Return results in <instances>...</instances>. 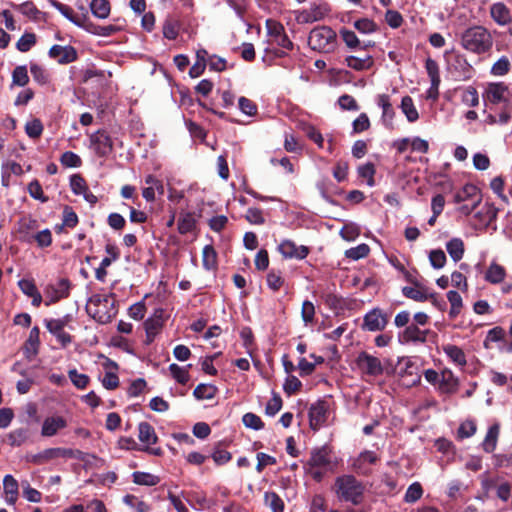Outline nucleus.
I'll return each mask as SVG.
<instances>
[{"mask_svg": "<svg viewBox=\"0 0 512 512\" xmlns=\"http://www.w3.org/2000/svg\"><path fill=\"white\" fill-rule=\"evenodd\" d=\"M377 104L382 109V121L385 126L392 127V121L395 116V111L390 102V97L387 94H380L377 97Z\"/></svg>", "mask_w": 512, "mask_h": 512, "instance_id": "nucleus-24", "label": "nucleus"}, {"mask_svg": "<svg viewBox=\"0 0 512 512\" xmlns=\"http://www.w3.org/2000/svg\"><path fill=\"white\" fill-rule=\"evenodd\" d=\"M67 427V420L58 415L50 416L44 419L41 427V435L43 437H53L59 431Z\"/></svg>", "mask_w": 512, "mask_h": 512, "instance_id": "nucleus-18", "label": "nucleus"}, {"mask_svg": "<svg viewBox=\"0 0 512 512\" xmlns=\"http://www.w3.org/2000/svg\"><path fill=\"white\" fill-rule=\"evenodd\" d=\"M340 235L346 241H353L360 235V228L354 223L345 224L340 230Z\"/></svg>", "mask_w": 512, "mask_h": 512, "instance_id": "nucleus-57", "label": "nucleus"}, {"mask_svg": "<svg viewBox=\"0 0 512 512\" xmlns=\"http://www.w3.org/2000/svg\"><path fill=\"white\" fill-rule=\"evenodd\" d=\"M356 365L362 374L372 377L380 376L384 371L381 360L367 352L359 353Z\"/></svg>", "mask_w": 512, "mask_h": 512, "instance_id": "nucleus-8", "label": "nucleus"}, {"mask_svg": "<svg viewBox=\"0 0 512 512\" xmlns=\"http://www.w3.org/2000/svg\"><path fill=\"white\" fill-rule=\"evenodd\" d=\"M481 202L482 197L479 189L473 184H466L462 189L454 195V202L461 204L462 202L472 201Z\"/></svg>", "mask_w": 512, "mask_h": 512, "instance_id": "nucleus-23", "label": "nucleus"}, {"mask_svg": "<svg viewBox=\"0 0 512 512\" xmlns=\"http://www.w3.org/2000/svg\"><path fill=\"white\" fill-rule=\"evenodd\" d=\"M423 495V489L420 483L414 482L412 483L404 496V501L407 503H414L418 501Z\"/></svg>", "mask_w": 512, "mask_h": 512, "instance_id": "nucleus-47", "label": "nucleus"}, {"mask_svg": "<svg viewBox=\"0 0 512 512\" xmlns=\"http://www.w3.org/2000/svg\"><path fill=\"white\" fill-rule=\"evenodd\" d=\"M430 334L428 329H420L416 324L408 325L405 330L399 335L401 343H424L427 336Z\"/></svg>", "mask_w": 512, "mask_h": 512, "instance_id": "nucleus-15", "label": "nucleus"}, {"mask_svg": "<svg viewBox=\"0 0 512 512\" xmlns=\"http://www.w3.org/2000/svg\"><path fill=\"white\" fill-rule=\"evenodd\" d=\"M25 131L30 138H39L43 132V124L39 119H33L26 123Z\"/></svg>", "mask_w": 512, "mask_h": 512, "instance_id": "nucleus-55", "label": "nucleus"}, {"mask_svg": "<svg viewBox=\"0 0 512 512\" xmlns=\"http://www.w3.org/2000/svg\"><path fill=\"white\" fill-rule=\"evenodd\" d=\"M452 76L458 81H465L473 76V68L462 55H455L449 63Z\"/></svg>", "mask_w": 512, "mask_h": 512, "instance_id": "nucleus-12", "label": "nucleus"}, {"mask_svg": "<svg viewBox=\"0 0 512 512\" xmlns=\"http://www.w3.org/2000/svg\"><path fill=\"white\" fill-rule=\"evenodd\" d=\"M402 293L405 297L415 301L423 302L428 300V294L417 287L405 286L402 289Z\"/></svg>", "mask_w": 512, "mask_h": 512, "instance_id": "nucleus-46", "label": "nucleus"}, {"mask_svg": "<svg viewBox=\"0 0 512 512\" xmlns=\"http://www.w3.org/2000/svg\"><path fill=\"white\" fill-rule=\"evenodd\" d=\"M47 330L54 335L63 347L71 343L70 334L64 331L66 321L63 319H46L44 321Z\"/></svg>", "mask_w": 512, "mask_h": 512, "instance_id": "nucleus-14", "label": "nucleus"}, {"mask_svg": "<svg viewBox=\"0 0 512 512\" xmlns=\"http://www.w3.org/2000/svg\"><path fill=\"white\" fill-rule=\"evenodd\" d=\"M38 228V221L31 217H23L18 223V232L21 236V240L24 242H31V236Z\"/></svg>", "mask_w": 512, "mask_h": 512, "instance_id": "nucleus-25", "label": "nucleus"}, {"mask_svg": "<svg viewBox=\"0 0 512 512\" xmlns=\"http://www.w3.org/2000/svg\"><path fill=\"white\" fill-rule=\"evenodd\" d=\"M429 260L433 268L441 269L446 264V255L441 249L432 250L429 253Z\"/></svg>", "mask_w": 512, "mask_h": 512, "instance_id": "nucleus-60", "label": "nucleus"}, {"mask_svg": "<svg viewBox=\"0 0 512 512\" xmlns=\"http://www.w3.org/2000/svg\"><path fill=\"white\" fill-rule=\"evenodd\" d=\"M144 325L148 342H151L160 331L162 323L159 319L149 318L145 321Z\"/></svg>", "mask_w": 512, "mask_h": 512, "instance_id": "nucleus-51", "label": "nucleus"}, {"mask_svg": "<svg viewBox=\"0 0 512 512\" xmlns=\"http://www.w3.org/2000/svg\"><path fill=\"white\" fill-rule=\"evenodd\" d=\"M60 162L63 166L69 168L79 167L82 163L81 158L71 151L64 152L60 157Z\"/></svg>", "mask_w": 512, "mask_h": 512, "instance_id": "nucleus-58", "label": "nucleus"}, {"mask_svg": "<svg viewBox=\"0 0 512 512\" xmlns=\"http://www.w3.org/2000/svg\"><path fill=\"white\" fill-rule=\"evenodd\" d=\"M169 371L171 372L173 378L180 384H186L190 379L188 370L175 363L169 366Z\"/></svg>", "mask_w": 512, "mask_h": 512, "instance_id": "nucleus-48", "label": "nucleus"}, {"mask_svg": "<svg viewBox=\"0 0 512 512\" xmlns=\"http://www.w3.org/2000/svg\"><path fill=\"white\" fill-rule=\"evenodd\" d=\"M308 44L315 51L332 52L336 44V33L328 26L315 27L309 33Z\"/></svg>", "mask_w": 512, "mask_h": 512, "instance_id": "nucleus-5", "label": "nucleus"}, {"mask_svg": "<svg viewBox=\"0 0 512 512\" xmlns=\"http://www.w3.org/2000/svg\"><path fill=\"white\" fill-rule=\"evenodd\" d=\"M444 353L453 361L455 364L459 366H465L467 363L466 356L464 351L453 344H447L442 347Z\"/></svg>", "mask_w": 512, "mask_h": 512, "instance_id": "nucleus-32", "label": "nucleus"}, {"mask_svg": "<svg viewBox=\"0 0 512 512\" xmlns=\"http://www.w3.org/2000/svg\"><path fill=\"white\" fill-rule=\"evenodd\" d=\"M217 387L212 384H199L193 391V395L198 400H210L215 397Z\"/></svg>", "mask_w": 512, "mask_h": 512, "instance_id": "nucleus-41", "label": "nucleus"}, {"mask_svg": "<svg viewBox=\"0 0 512 512\" xmlns=\"http://www.w3.org/2000/svg\"><path fill=\"white\" fill-rule=\"evenodd\" d=\"M491 18L499 26L507 25L511 20L510 9L503 2H496L490 6L489 9Z\"/></svg>", "mask_w": 512, "mask_h": 512, "instance_id": "nucleus-22", "label": "nucleus"}, {"mask_svg": "<svg viewBox=\"0 0 512 512\" xmlns=\"http://www.w3.org/2000/svg\"><path fill=\"white\" fill-rule=\"evenodd\" d=\"M202 263L206 270H214L217 267V253L212 245H206L202 252Z\"/></svg>", "mask_w": 512, "mask_h": 512, "instance_id": "nucleus-40", "label": "nucleus"}, {"mask_svg": "<svg viewBox=\"0 0 512 512\" xmlns=\"http://www.w3.org/2000/svg\"><path fill=\"white\" fill-rule=\"evenodd\" d=\"M506 276V270L503 266L493 262L488 267L485 279L492 284H498L504 280Z\"/></svg>", "mask_w": 512, "mask_h": 512, "instance_id": "nucleus-34", "label": "nucleus"}, {"mask_svg": "<svg viewBox=\"0 0 512 512\" xmlns=\"http://www.w3.org/2000/svg\"><path fill=\"white\" fill-rule=\"evenodd\" d=\"M336 493L344 501L358 505L363 500L365 487L352 475H343L336 479Z\"/></svg>", "mask_w": 512, "mask_h": 512, "instance_id": "nucleus-3", "label": "nucleus"}, {"mask_svg": "<svg viewBox=\"0 0 512 512\" xmlns=\"http://www.w3.org/2000/svg\"><path fill=\"white\" fill-rule=\"evenodd\" d=\"M345 62L348 67L356 71L368 70L373 66L374 63L373 58L370 55H366L364 57L351 55L346 57Z\"/></svg>", "mask_w": 512, "mask_h": 512, "instance_id": "nucleus-29", "label": "nucleus"}, {"mask_svg": "<svg viewBox=\"0 0 512 512\" xmlns=\"http://www.w3.org/2000/svg\"><path fill=\"white\" fill-rule=\"evenodd\" d=\"M4 492L6 500L9 504H14L18 495V482L11 475H6L3 480Z\"/></svg>", "mask_w": 512, "mask_h": 512, "instance_id": "nucleus-33", "label": "nucleus"}, {"mask_svg": "<svg viewBox=\"0 0 512 512\" xmlns=\"http://www.w3.org/2000/svg\"><path fill=\"white\" fill-rule=\"evenodd\" d=\"M511 92L509 87L503 82L488 83L483 94V100L493 105H510Z\"/></svg>", "mask_w": 512, "mask_h": 512, "instance_id": "nucleus-6", "label": "nucleus"}, {"mask_svg": "<svg viewBox=\"0 0 512 512\" xmlns=\"http://www.w3.org/2000/svg\"><path fill=\"white\" fill-rule=\"evenodd\" d=\"M70 187H71L72 192L76 195H83L88 190L86 181L79 174H75V175L71 176Z\"/></svg>", "mask_w": 512, "mask_h": 512, "instance_id": "nucleus-50", "label": "nucleus"}, {"mask_svg": "<svg viewBox=\"0 0 512 512\" xmlns=\"http://www.w3.org/2000/svg\"><path fill=\"white\" fill-rule=\"evenodd\" d=\"M32 240H34L40 248L49 247L52 244V233L46 228L31 236V241Z\"/></svg>", "mask_w": 512, "mask_h": 512, "instance_id": "nucleus-49", "label": "nucleus"}, {"mask_svg": "<svg viewBox=\"0 0 512 512\" xmlns=\"http://www.w3.org/2000/svg\"><path fill=\"white\" fill-rule=\"evenodd\" d=\"M499 431L500 428L498 424H494L488 429L482 442V448L486 453H492L495 450L499 437Z\"/></svg>", "mask_w": 512, "mask_h": 512, "instance_id": "nucleus-31", "label": "nucleus"}, {"mask_svg": "<svg viewBox=\"0 0 512 512\" xmlns=\"http://www.w3.org/2000/svg\"><path fill=\"white\" fill-rule=\"evenodd\" d=\"M28 439V430L19 428L11 431L8 435V440L11 446H21Z\"/></svg>", "mask_w": 512, "mask_h": 512, "instance_id": "nucleus-45", "label": "nucleus"}, {"mask_svg": "<svg viewBox=\"0 0 512 512\" xmlns=\"http://www.w3.org/2000/svg\"><path fill=\"white\" fill-rule=\"evenodd\" d=\"M83 29H85L87 32H89L91 34L98 35V36H104V37L111 36V35L117 33L118 31H120V27H118V26H115V25H106V26L96 25L93 22H91L89 20V18L87 19Z\"/></svg>", "mask_w": 512, "mask_h": 512, "instance_id": "nucleus-28", "label": "nucleus"}, {"mask_svg": "<svg viewBox=\"0 0 512 512\" xmlns=\"http://www.w3.org/2000/svg\"><path fill=\"white\" fill-rule=\"evenodd\" d=\"M82 452L77 449L53 447L47 448L36 454H27L25 459L27 462L35 465H44L58 458L65 459H82Z\"/></svg>", "mask_w": 512, "mask_h": 512, "instance_id": "nucleus-4", "label": "nucleus"}, {"mask_svg": "<svg viewBox=\"0 0 512 512\" xmlns=\"http://www.w3.org/2000/svg\"><path fill=\"white\" fill-rule=\"evenodd\" d=\"M332 463L330 450L327 447H322L311 453L308 461V466L312 468H321L327 470Z\"/></svg>", "mask_w": 512, "mask_h": 512, "instance_id": "nucleus-21", "label": "nucleus"}, {"mask_svg": "<svg viewBox=\"0 0 512 512\" xmlns=\"http://www.w3.org/2000/svg\"><path fill=\"white\" fill-rule=\"evenodd\" d=\"M328 406L324 401H318L309 409V422L313 430H318L327 420Z\"/></svg>", "mask_w": 512, "mask_h": 512, "instance_id": "nucleus-16", "label": "nucleus"}, {"mask_svg": "<svg viewBox=\"0 0 512 512\" xmlns=\"http://www.w3.org/2000/svg\"><path fill=\"white\" fill-rule=\"evenodd\" d=\"M36 43V36L33 33H25L17 41L16 47L20 52L29 51Z\"/></svg>", "mask_w": 512, "mask_h": 512, "instance_id": "nucleus-53", "label": "nucleus"}, {"mask_svg": "<svg viewBox=\"0 0 512 512\" xmlns=\"http://www.w3.org/2000/svg\"><path fill=\"white\" fill-rule=\"evenodd\" d=\"M51 5L56 8L66 19L71 21L78 27L84 28L85 23L88 19V15L86 13H82L81 15H75L73 9L68 5L62 4L57 0H50Z\"/></svg>", "mask_w": 512, "mask_h": 512, "instance_id": "nucleus-20", "label": "nucleus"}, {"mask_svg": "<svg viewBox=\"0 0 512 512\" xmlns=\"http://www.w3.org/2000/svg\"><path fill=\"white\" fill-rule=\"evenodd\" d=\"M242 421L247 428H251L254 430H260L264 427V423L261 420V418L251 412L244 414Z\"/></svg>", "mask_w": 512, "mask_h": 512, "instance_id": "nucleus-61", "label": "nucleus"}, {"mask_svg": "<svg viewBox=\"0 0 512 512\" xmlns=\"http://www.w3.org/2000/svg\"><path fill=\"white\" fill-rule=\"evenodd\" d=\"M196 227L195 215L192 212H181L178 219V232L185 235Z\"/></svg>", "mask_w": 512, "mask_h": 512, "instance_id": "nucleus-30", "label": "nucleus"}, {"mask_svg": "<svg viewBox=\"0 0 512 512\" xmlns=\"http://www.w3.org/2000/svg\"><path fill=\"white\" fill-rule=\"evenodd\" d=\"M179 27L175 20L166 19L163 24V35L169 40H174L178 36Z\"/></svg>", "mask_w": 512, "mask_h": 512, "instance_id": "nucleus-64", "label": "nucleus"}, {"mask_svg": "<svg viewBox=\"0 0 512 512\" xmlns=\"http://www.w3.org/2000/svg\"><path fill=\"white\" fill-rule=\"evenodd\" d=\"M123 501L128 506L134 508L137 512H149L150 511V506L146 502L139 500L134 495H126L123 498Z\"/></svg>", "mask_w": 512, "mask_h": 512, "instance_id": "nucleus-52", "label": "nucleus"}, {"mask_svg": "<svg viewBox=\"0 0 512 512\" xmlns=\"http://www.w3.org/2000/svg\"><path fill=\"white\" fill-rule=\"evenodd\" d=\"M138 438L145 446L156 444L158 436L155 429L148 422H140L138 425Z\"/></svg>", "mask_w": 512, "mask_h": 512, "instance_id": "nucleus-26", "label": "nucleus"}, {"mask_svg": "<svg viewBox=\"0 0 512 512\" xmlns=\"http://www.w3.org/2000/svg\"><path fill=\"white\" fill-rule=\"evenodd\" d=\"M462 102L470 107H476L479 104V95L476 88L469 86L462 94Z\"/></svg>", "mask_w": 512, "mask_h": 512, "instance_id": "nucleus-54", "label": "nucleus"}, {"mask_svg": "<svg viewBox=\"0 0 512 512\" xmlns=\"http://www.w3.org/2000/svg\"><path fill=\"white\" fill-rule=\"evenodd\" d=\"M39 334V328L37 326L33 327L29 333L28 339L25 342L24 353L30 360L38 353V347L40 344Z\"/></svg>", "mask_w": 512, "mask_h": 512, "instance_id": "nucleus-27", "label": "nucleus"}, {"mask_svg": "<svg viewBox=\"0 0 512 512\" xmlns=\"http://www.w3.org/2000/svg\"><path fill=\"white\" fill-rule=\"evenodd\" d=\"M29 82L27 68L24 65L15 67L12 72V85L24 87Z\"/></svg>", "mask_w": 512, "mask_h": 512, "instance_id": "nucleus-43", "label": "nucleus"}, {"mask_svg": "<svg viewBox=\"0 0 512 512\" xmlns=\"http://www.w3.org/2000/svg\"><path fill=\"white\" fill-rule=\"evenodd\" d=\"M447 299L451 306L449 316L451 319H455L460 314L463 306L462 297L457 291L451 290L447 293Z\"/></svg>", "mask_w": 512, "mask_h": 512, "instance_id": "nucleus-37", "label": "nucleus"}, {"mask_svg": "<svg viewBox=\"0 0 512 512\" xmlns=\"http://www.w3.org/2000/svg\"><path fill=\"white\" fill-rule=\"evenodd\" d=\"M90 140L96 154L100 157L107 156L113 150L112 140L106 131L95 132L91 135Z\"/></svg>", "mask_w": 512, "mask_h": 512, "instance_id": "nucleus-13", "label": "nucleus"}, {"mask_svg": "<svg viewBox=\"0 0 512 512\" xmlns=\"http://www.w3.org/2000/svg\"><path fill=\"white\" fill-rule=\"evenodd\" d=\"M401 110L409 122L413 123L418 120L419 114L410 96H404L402 98Z\"/></svg>", "mask_w": 512, "mask_h": 512, "instance_id": "nucleus-39", "label": "nucleus"}, {"mask_svg": "<svg viewBox=\"0 0 512 512\" xmlns=\"http://www.w3.org/2000/svg\"><path fill=\"white\" fill-rule=\"evenodd\" d=\"M278 250L285 258L304 259L309 253L308 247L304 245L297 246L291 240L282 241Z\"/></svg>", "mask_w": 512, "mask_h": 512, "instance_id": "nucleus-19", "label": "nucleus"}, {"mask_svg": "<svg viewBox=\"0 0 512 512\" xmlns=\"http://www.w3.org/2000/svg\"><path fill=\"white\" fill-rule=\"evenodd\" d=\"M462 47L475 54H483L491 50L493 37L490 31L480 25L465 29L461 34Z\"/></svg>", "mask_w": 512, "mask_h": 512, "instance_id": "nucleus-1", "label": "nucleus"}, {"mask_svg": "<svg viewBox=\"0 0 512 512\" xmlns=\"http://www.w3.org/2000/svg\"><path fill=\"white\" fill-rule=\"evenodd\" d=\"M86 310L97 322L101 324L109 323L117 314L114 294L92 295L86 304Z\"/></svg>", "mask_w": 512, "mask_h": 512, "instance_id": "nucleus-2", "label": "nucleus"}, {"mask_svg": "<svg viewBox=\"0 0 512 512\" xmlns=\"http://www.w3.org/2000/svg\"><path fill=\"white\" fill-rule=\"evenodd\" d=\"M27 189L32 198L39 200L42 203H46L48 201V197L44 195L42 186L38 180L30 182Z\"/></svg>", "mask_w": 512, "mask_h": 512, "instance_id": "nucleus-56", "label": "nucleus"}, {"mask_svg": "<svg viewBox=\"0 0 512 512\" xmlns=\"http://www.w3.org/2000/svg\"><path fill=\"white\" fill-rule=\"evenodd\" d=\"M446 250L449 253L450 257L458 262L463 258L464 255V242L460 238H452L446 244Z\"/></svg>", "mask_w": 512, "mask_h": 512, "instance_id": "nucleus-35", "label": "nucleus"}, {"mask_svg": "<svg viewBox=\"0 0 512 512\" xmlns=\"http://www.w3.org/2000/svg\"><path fill=\"white\" fill-rule=\"evenodd\" d=\"M266 29L273 43L288 51L293 49V42L287 36L285 28L280 22L274 19H267Z\"/></svg>", "mask_w": 512, "mask_h": 512, "instance_id": "nucleus-9", "label": "nucleus"}, {"mask_svg": "<svg viewBox=\"0 0 512 512\" xmlns=\"http://www.w3.org/2000/svg\"><path fill=\"white\" fill-rule=\"evenodd\" d=\"M389 314L380 308H374L365 314L362 328L367 331H382L388 324Z\"/></svg>", "mask_w": 512, "mask_h": 512, "instance_id": "nucleus-11", "label": "nucleus"}, {"mask_svg": "<svg viewBox=\"0 0 512 512\" xmlns=\"http://www.w3.org/2000/svg\"><path fill=\"white\" fill-rule=\"evenodd\" d=\"M330 12L328 4H313L308 9L297 11L295 20L299 24H311L323 20Z\"/></svg>", "mask_w": 512, "mask_h": 512, "instance_id": "nucleus-7", "label": "nucleus"}, {"mask_svg": "<svg viewBox=\"0 0 512 512\" xmlns=\"http://www.w3.org/2000/svg\"><path fill=\"white\" fill-rule=\"evenodd\" d=\"M265 504L273 511V512H283L284 510V502L279 497V495L275 492H266L264 495Z\"/></svg>", "mask_w": 512, "mask_h": 512, "instance_id": "nucleus-42", "label": "nucleus"}, {"mask_svg": "<svg viewBox=\"0 0 512 512\" xmlns=\"http://www.w3.org/2000/svg\"><path fill=\"white\" fill-rule=\"evenodd\" d=\"M284 284V278L279 271L271 270L267 274V285L273 291H278Z\"/></svg>", "mask_w": 512, "mask_h": 512, "instance_id": "nucleus-59", "label": "nucleus"}, {"mask_svg": "<svg viewBox=\"0 0 512 512\" xmlns=\"http://www.w3.org/2000/svg\"><path fill=\"white\" fill-rule=\"evenodd\" d=\"M68 376L73 383L79 389H84L89 383V377L86 374L78 373L76 369H72L68 372Z\"/></svg>", "mask_w": 512, "mask_h": 512, "instance_id": "nucleus-62", "label": "nucleus"}, {"mask_svg": "<svg viewBox=\"0 0 512 512\" xmlns=\"http://www.w3.org/2000/svg\"><path fill=\"white\" fill-rule=\"evenodd\" d=\"M90 9L95 17L105 19L110 14V3L108 0H92Z\"/></svg>", "mask_w": 512, "mask_h": 512, "instance_id": "nucleus-36", "label": "nucleus"}, {"mask_svg": "<svg viewBox=\"0 0 512 512\" xmlns=\"http://www.w3.org/2000/svg\"><path fill=\"white\" fill-rule=\"evenodd\" d=\"M301 317L305 325L311 324L315 317V306L311 301L305 300L302 304Z\"/></svg>", "mask_w": 512, "mask_h": 512, "instance_id": "nucleus-63", "label": "nucleus"}, {"mask_svg": "<svg viewBox=\"0 0 512 512\" xmlns=\"http://www.w3.org/2000/svg\"><path fill=\"white\" fill-rule=\"evenodd\" d=\"M133 482L137 485L155 486L159 484L160 478L148 472L136 471L132 474Z\"/></svg>", "mask_w": 512, "mask_h": 512, "instance_id": "nucleus-38", "label": "nucleus"}, {"mask_svg": "<svg viewBox=\"0 0 512 512\" xmlns=\"http://www.w3.org/2000/svg\"><path fill=\"white\" fill-rule=\"evenodd\" d=\"M49 56L59 64H68L77 59V51L70 45H53L49 50Z\"/></svg>", "mask_w": 512, "mask_h": 512, "instance_id": "nucleus-17", "label": "nucleus"}, {"mask_svg": "<svg viewBox=\"0 0 512 512\" xmlns=\"http://www.w3.org/2000/svg\"><path fill=\"white\" fill-rule=\"evenodd\" d=\"M70 287V281L66 278L60 279L56 284L47 285L44 290L46 297L45 305L49 306L61 299L67 298L70 294Z\"/></svg>", "mask_w": 512, "mask_h": 512, "instance_id": "nucleus-10", "label": "nucleus"}, {"mask_svg": "<svg viewBox=\"0 0 512 512\" xmlns=\"http://www.w3.org/2000/svg\"><path fill=\"white\" fill-rule=\"evenodd\" d=\"M370 252V248L367 244L362 243L356 247H352L345 251V256L351 260H359L365 258Z\"/></svg>", "mask_w": 512, "mask_h": 512, "instance_id": "nucleus-44", "label": "nucleus"}]
</instances>
